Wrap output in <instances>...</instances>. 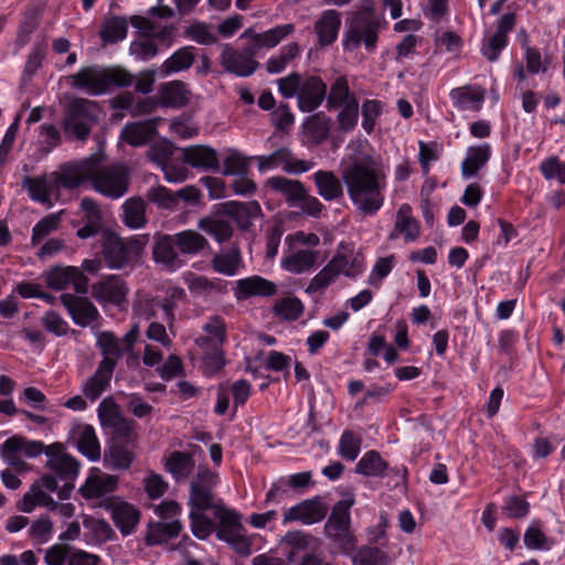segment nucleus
Masks as SVG:
<instances>
[{"label":"nucleus","instance_id":"f257e3e1","mask_svg":"<svg viewBox=\"0 0 565 565\" xmlns=\"http://www.w3.org/2000/svg\"><path fill=\"white\" fill-rule=\"evenodd\" d=\"M342 181L352 205L364 216L376 215L384 205L386 175L371 156L355 159L342 170Z\"/></svg>","mask_w":565,"mask_h":565},{"label":"nucleus","instance_id":"f03ea898","mask_svg":"<svg viewBox=\"0 0 565 565\" xmlns=\"http://www.w3.org/2000/svg\"><path fill=\"white\" fill-rule=\"evenodd\" d=\"M88 172V163L74 164L73 161H68L60 164L58 169L51 173L39 177H23L22 188L28 191L32 201L51 205L52 198L57 199L61 189L75 190L79 188Z\"/></svg>","mask_w":565,"mask_h":565},{"label":"nucleus","instance_id":"7ed1b4c3","mask_svg":"<svg viewBox=\"0 0 565 565\" xmlns=\"http://www.w3.org/2000/svg\"><path fill=\"white\" fill-rule=\"evenodd\" d=\"M86 162L89 172L85 174L83 183L90 181L94 190L110 199H119L126 194L129 186V170L125 164L117 163L98 169L99 160L95 156L73 161L74 164Z\"/></svg>","mask_w":565,"mask_h":565},{"label":"nucleus","instance_id":"20e7f679","mask_svg":"<svg viewBox=\"0 0 565 565\" xmlns=\"http://www.w3.org/2000/svg\"><path fill=\"white\" fill-rule=\"evenodd\" d=\"M146 239L139 236L122 238L117 233L105 231L102 236L100 254L110 269H122L139 263Z\"/></svg>","mask_w":565,"mask_h":565},{"label":"nucleus","instance_id":"39448f33","mask_svg":"<svg viewBox=\"0 0 565 565\" xmlns=\"http://www.w3.org/2000/svg\"><path fill=\"white\" fill-rule=\"evenodd\" d=\"M100 108L96 100L75 97L64 108L62 128L71 138L87 141L93 127L99 121Z\"/></svg>","mask_w":565,"mask_h":565},{"label":"nucleus","instance_id":"423d86ee","mask_svg":"<svg viewBox=\"0 0 565 565\" xmlns=\"http://www.w3.org/2000/svg\"><path fill=\"white\" fill-rule=\"evenodd\" d=\"M354 499L338 501L324 524L326 536L344 554L350 555L356 545V537L351 531V508Z\"/></svg>","mask_w":565,"mask_h":565},{"label":"nucleus","instance_id":"0eeeda50","mask_svg":"<svg viewBox=\"0 0 565 565\" xmlns=\"http://www.w3.org/2000/svg\"><path fill=\"white\" fill-rule=\"evenodd\" d=\"M380 22L370 14H358L344 32L342 45L344 51H353L362 43L369 53L377 47Z\"/></svg>","mask_w":565,"mask_h":565},{"label":"nucleus","instance_id":"6e6552de","mask_svg":"<svg viewBox=\"0 0 565 565\" xmlns=\"http://www.w3.org/2000/svg\"><path fill=\"white\" fill-rule=\"evenodd\" d=\"M515 25L516 13L507 12L498 19L493 33H484L480 53L488 62L494 63L500 58L502 52L509 45V34L514 30Z\"/></svg>","mask_w":565,"mask_h":565},{"label":"nucleus","instance_id":"1a4fd4ad","mask_svg":"<svg viewBox=\"0 0 565 565\" xmlns=\"http://www.w3.org/2000/svg\"><path fill=\"white\" fill-rule=\"evenodd\" d=\"M185 295L184 290L177 288L169 297H139L134 303V313L143 320L157 318L158 311L162 312V320L172 324L175 317L177 299H181Z\"/></svg>","mask_w":565,"mask_h":565},{"label":"nucleus","instance_id":"9d476101","mask_svg":"<svg viewBox=\"0 0 565 565\" xmlns=\"http://www.w3.org/2000/svg\"><path fill=\"white\" fill-rule=\"evenodd\" d=\"M42 277L50 289L61 291L72 285L79 295L88 292L89 280L78 267L55 265L44 270Z\"/></svg>","mask_w":565,"mask_h":565},{"label":"nucleus","instance_id":"9b49d317","mask_svg":"<svg viewBox=\"0 0 565 565\" xmlns=\"http://www.w3.org/2000/svg\"><path fill=\"white\" fill-rule=\"evenodd\" d=\"M139 333L138 324H134L121 339L117 338L111 331H102L97 335L96 344L102 355L113 360L117 365L124 354L134 355V349Z\"/></svg>","mask_w":565,"mask_h":565},{"label":"nucleus","instance_id":"f8f14e48","mask_svg":"<svg viewBox=\"0 0 565 565\" xmlns=\"http://www.w3.org/2000/svg\"><path fill=\"white\" fill-rule=\"evenodd\" d=\"M328 514V507L322 497L315 495L286 509L282 524L300 522L303 525H312L321 522Z\"/></svg>","mask_w":565,"mask_h":565},{"label":"nucleus","instance_id":"ddd939ff","mask_svg":"<svg viewBox=\"0 0 565 565\" xmlns=\"http://www.w3.org/2000/svg\"><path fill=\"white\" fill-rule=\"evenodd\" d=\"M254 50L247 47L238 52L231 44H224L221 53V64L227 73L238 77H248L255 73L259 63L254 60Z\"/></svg>","mask_w":565,"mask_h":565},{"label":"nucleus","instance_id":"4468645a","mask_svg":"<svg viewBox=\"0 0 565 565\" xmlns=\"http://www.w3.org/2000/svg\"><path fill=\"white\" fill-rule=\"evenodd\" d=\"M93 296L100 305L110 303L124 308L127 303L128 287L118 275H108L93 285Z\"/></svg>","mask_w":565,"mask_h":565},{"label":"nucleus","instance_id":"2eb2a0df","mask_svg":"<svg viewBox=\"0 0 565 565\" xmlns=\"http://www.w3.org/2000/svg\"><path fill=\"white\" fill-rule=\"evenodd\" d=\"M328 86L318 75H306L302 78L297 97V107L301 113L317 110L326 100Z\"/></svg>","mask_w":565,"mask_h":565},{"label":"nucleus","instance_id":"dca6fc26","mask_svg":"<svg viewBox=\"0 0 565 565\" xmlns=\"http://www.w3.org/2000/svg\"><path fill=\"white\" fill-rule=\"evenodd\" d=\"M105 509L110 513L115 526L122 536L134 533L140 521V511L134 504L111 498L106 501Z\"/></svg>","mask_w":565,"mask_h":565},{"label":"nucleus","instance_id":"f3484780","mask_svg":"<svg viewBox=\"0 0 565 565\" xmlns=\"http://www.w3.org/2000/svg\"><path fill=\"white\" fill-rule=\"evenodd\" d=\"M177 249L174 235L162 234L152 246V258L162 269L174 273L185 265Z\"/></svg>","mask_w":565,"mask_h":565},{"label":"nucleus","instance_id":"a211bd4d","mask_svg":"<svg viewBox=\"0 0 565 565\" xmlns=\"http://www.w3.org/2000/svg\"><path fill=\"white\" fill-rule=\"evenodd\" d=\"M116 366L113 360L103 355L94 374L83 384L82 392L84 396L92 402L98 399L110 387Z\"/></svg>","mask_w":565,"mask_h":565},{"label":"nucleus","instance_id":"6ab92c4d","mask_svg":"<svg viewBox=\"0 0 565 565\" xmlns=\"http://www.w3.org/2000/svg\"><path fill=\"white\" fill-rule=\"evenodd\" d=\"M61 303L65 307L75 324L85 328L99 318L95 305L85 297L62 294Z\"/></svg>","mask_w":565,"mask_h":565},{"label":"nucleus","instance_id":"aec40b11","mask_svg":"<svg viewBox=\"0 0 565 565\" xmlns=\"http://www.w3.org/2000/svg\"><path fill=\"white\" fill-rule=\"evenodd\" d=\"M182 159L188 166L206 172H217L221 168L217 151L207 145L185 147L182 152Z\"/></svg>","mask_w":565,"mask_h":565},{"label":"nucleus","instance_id":"412c9836","mask_svg":"<svg viewBox=\"0 0 565 565\" xmlns=\"http://www.w3.org/2000/svg\"><path fill=\"white\" fill-rule=\"evenodd\" d=\"M277 285L262 276L253 275L236 280L234 296L237 301H244L252 297H271L277 294Z\"/></svg>","mask_w":565,"mask_h":565},{"label":"nucleus","instance_id":"4be33fe9","mask_svg":"<svg viewBox=\"0 0 565 565\" xmlns=\"http://www.w3.org/2000/svg\"><path fill=\"white\" fill-rule=\"evenodd\" d=\"M341 23L339 11L334 9L322 11L313 25L318 46L323 49L332 45L338 40Z\"/></svg>","mask_w":565,"mask_h":565},{"label":"nucleus","instance_id":"5701e85b","mask_svg":"<svg viewBox=\"0 0 565 565\" xmlns=\"http://www.w3.org/2000/svg\"><path fill=\"white\" fill-rule=\"evenodd\" d=\"M214 516L217 520V524L215 523V535L218 541L224 542L238 532H246L242 523L243 515L235 509L227 508L224 504H216L214 507Z\"/></svg>","mask_w":565,"mask_h":565},{"label":"nucleus","instance_id":"b1692460","mask_svg":"<svg viewBox=\"0 0 565 565\" xmlns=\"http://www.w3.org/2000/svg\"><path fill=\"white\" fill-rule=\"evenodd\" d=\"M73 88L84 90L90 96H100L105 94L103 81V67L89 65L79 68V71L68 77Z\"/></svg>","mask_w":565,"mask_h":565},{"label":"nucleus","instance_id":"393cba45","mask_svg":"<svg viewBox=\"0 0 565 565\" xmlns=\"http://www.w3.org/2000/svg\"><path fill=\"white\" fill-rule=\"evenodd\" d=\"M221 212L230 216L242 231H247L252 221L262 215V207L257 201H227L221 204Z\"/></svg>","mask_w":565,"mask_h":565},{"label":"nucleus","instance_id":"a878e982","mask_svg":"<svg viewBox=\"0 0 565 565\" xmlns=\"http://www.w3.org/2000/svg\"><path fill=\"white\" fill-rule=\"evenodd\" d=\"M45 449V444L40 440H28L20 436L8 438L2 445L4 458L12 466H20L23 462L17 458V454L23 452L29 458L40 456Z\"/></svg>","mask_w":565,"mask_h":565},{"label":"nucleus","instance_id":"bb28decb","mask_svg":"<svg viewBox=\"0 0 565 565\" xmlns=\"http://www.w3.org/2000/svg\"><path fill=\"white\" fill-rule=\"evenodd\" d=\"M449 98L459 111H479L484 103V89L479 86L465 85L452 88Z\"/></svg>","mask_w":565,"mask_h":565},{"label":"nucleus","instance_id":"cd10ccee","mask_svg":"<svg viewBox=\"0 0 565 565\" xmlns=\"http://www.w3.org/2000/svg\"><path fill=\"white\" fill-rule=\"evenodd\" d=\"M157 134V120L146 119L127 122L121 130L120 138L132 147H140L150 142Z\"/></svg>","mask_w":565,"mask_h":565},{"label":"nucleus","instance_id":"c85d7f7f","mask_svg":"<svg viewBox=\"0 0 565 565\" xmlns=\"http://www.w3.org/2000/svg\"><path fill=\"white\" fill-rule=\"evenodd\" d=\"M491 156L492 147L488 142L469 147L461 162V177L463 179L477 177L478 172L489 162Z\"/></svg>","mask_w":565,"mask_h":565},{"label":"nucleus","instance_id":"c756f323","mask_svg":"<svg viewBox=\"0 0 565 565\" xmlns=\"http://www.w3.org/2000/svg\"><path fill=\"white\" fill-rule=\"evenodd\" d=\"M318 256V250H289V253H286L282 256L280 260V266L284 270L288 273L300 275L311 270L316 266Z\"/></svg>","mask_w":565,"mask_h":565},{"label":"nucleus","instance_id":"7c9ffc66","mask_svg":"<svg viewBox=\"0 0 565 565\" xmlns=\"http://www.w3.org/2000/svg\"><path fill=\"white\" fill-rule=\"evenodd\" d=\"M317 193L326 201H337L343 196V181L333 171L318 170L312 174Z\"/></svg>","mask_w":565,"mask_h":565},{"label":"nucleus","instance_id":"2f4dec72","mask_svg":"<svg viewBox=\"0 0 565 565\" xmlns=\"http://www.w3.org/2000/svg\"><path fill=\"white\" fill-rule=\"evenodd\" d=\"M267 186L281 194L289 206H299L306 194V188L302 182L285 177L269 178L267 180Z\"/></svg>","mask_w":565,"mask_h":565},{"label":"nucleus","instance_id":"473e14b6","mask_svg":"<svg viewBox=\"0 0 565 565\" xmlns=\"http://www.w3.org/2000/svg\"><path fill=\"white\" fill-rule=\"evenodd\" d=\"M135 457V452L128 448V445L113 441L104 450L103 463L105 468L110 470H128Z\"/></svg>","mask_w":565,"mask_h":565},{"label":"nucleus","instance_id":"72a5a7b5","mask_svg":"<svg viewBox=\"0 0 565 565\" xmlns=\"http://www.w3.org/2000/svg\"><path fill=\"white\" fill-rule=\"evenodd\" d=\"M195 461L188 451L173 450L164 461V470L171 475L175 482L186 480L193 472Z\"/></svg>","mask_w":565,"mask_h":565},{"label":"nucleus","instance_id":"f704fd0d","mask_svg":"<svg viewBox=\"0 0 565 565\" xmlns=\"http://www.w3.org/2000/svg\"><path fill=\"white\" fill-rule=\"evenodd\" d=\"M118 481V477L113 475L89 476L79 492L85 499H99L116 491Z\"/></svg>","mask_w":565,"mask_h":565},{"label":"nucleus","instance_id":"c9c22d12","mask_svg":"<svg viewBox=\"0 0 565 565\" xmlns=\"http://www.w3.org/2000/svg\"><path fill=\"white\" fill-rule=\"evenodd\" d=\"M359 99L356 94L351 90L348 77L345 75L338 76L330 85L327 92L326 108L328 111L338 110L344 104Z\"/></svg>","mask_w":565,"mask_h":565},{"label":"nucleus","instance_id":"e433bc0d","mask_svg":"<svg viewBox=\"0 0 565 565\" xmlns=\"http://www.w3.org/2000/svg\"><path fill=\"white\" fill-rule=\"evenodd\" d=\"M330 125L331 119L323 113L307 117L302 124V129L308 142L315 146L324 142L330 135Z\"/></svg>","mask_w":565,"mask_h":565},{"label":"nucleus","instance_id":"4c0bfd02","mask_svg":"<svg viewBox=\"0 0 565 565\" xmlns=\"http://www.w3.org/2000/svg\"><path fill=\"white\" fill-rule=\"evenodd\" d=\"M182 529L183 526L179 520L150 522L146 544L148 546L166 544L168 541L178 537Z\"/></svg>","mask_w":565,"mask_h":565},{"label":"nucleus","instance_id":"58836bf2","mask_svg":"<svg viewBox=\"0 0 565 565\" xmlns=\"http://www.w3.org/2000/svg\"><path fill=\"white\" fill-rule=\"evenodd\" d=\"M388 462L377 450H367L355 465V473L367 478H385Z\"/></svg>","mask_w":565,"mask_h":565},{"label":"nucleus","instance_id":"ea45409f","mask_svg":"<svg viewBox=\"0 0 565 565\" xmlns=\"http://www.w3.org/2000/svg\"><path fill=\"white\" fill-rule=\"evenodd\" d=\"M194 50V46L188 45L174 51L172 55L162 63L160 67L161 75L169 76L173 73L189 70L195 61Z\"/></svg>","mask_w":565,"mask_h":565},{"label":"nucleus","instance_id":"a19ab883","mask_svg":"<svg viewBox=\"0 0 565 565\" xmlns=\"http://www.w3.org/2000/svg\"><path fill=\"white\" fill-rule=\"evenodd\" d=\"M195 343L203 350L202 361L207 370L216 373L225 366L223 345L214 343L209 337H199Z\"/></svg>","mask_w":565,"mask_h":565},{"label":"nucleus","instance_id":"79ce46f5","mask_svg":"<svg viewBox=\"0 0 565 565\" xmlns=\"http://www.w3.org/2000/svg\"><path fill=\"white\" fill-rule=\"evenodd\" d=\"M128 33V20L122 15H111L104 20L99 38L105 44L124 41Z\"/></svg>","mask_w":565,"mask_h":565},{"label":"nucleus","instance_id":"37998d69","mask_svg":"<svg viewBox=\"0 0 565 565\" xmlns=\"http://www.w3.org/2000/svg\"><path fill=\"white\" fill-rule=\"evenodd\" d=\"M107 423L114 430V435L116 437L115 441H119L125 445H130L136 441L137 434L135 433L136 423L134 419L121 416L118 412L114 411L109 414Z\"/></svg>","mask_w":565,"mask_h":565},{"label":"nucleus","instance_id":"c03bdc74","mask_svg":"<svg viewBox=\"0 0 565 565\" xmlns=\"http://www.w3.org/2000/svg\"><path fill=\"white\" fill-rule=\"evenodd\" d=\"M180 254L196 255L210 246L207 239L196 231L185 230L174 234Z\"/></svg>","mask_w":565,"mask_h":565},{"label":"nucleus","instance_id":"a18cd8bd","mask_svg":"<svg viewBox=\"0 0 565 565\" xmlns=\"http://www.w3.org/2000/svg\"><path fill=\"white\" fill-rule=\"evenodd\" d=\"M77 450L89 461L100 459V444L92 425H84L76 441Z\"/></svg>","mask_w":565,"mask_h":565},{"label":"nucleus","instance_id":"49530a36","mask_svg":"<svg viewBox=\"0 0 565 565\" xmlns=\"http://www.w3.org/2000/svg\"><path fill=\"white\" fill-rule=\"evenodd\" d=\"M411 206L402 204L396 214L395 232L404 234L405 242H414L420 234L419 223L411 215Z\"/></svg>","mask_w":565,"mask_h":565},{"label":"nucleus","instance_id":"de8ad7c7","mask_svg":"<svg viewBox=\"0 0 565 565\" xmlns=\"http://www.w3.org/2000/svg\"><path fill=\"white\" fill-rule=\"evenodd\" d=\"M295 25L292 23L279 24L263 33H254L252 39L256 49L274 47L285 38L294 33Z\"/></svg>","mask_w":565,"mask_h":565},{"label":"nucleus","instance_id":"09e8293b","mask_svg":"<svg viewBox=\"0 0 565 565\" xmlns=\"http://www.w3.org/2000/svg\"><path fill=\"white\" fill-rule=\"evenodd\" d=\"M124 224L132 230L141 228L146 225V203L141 198H130L124 205Z\"/></svg>","mask_w":565,"mask_h":565},{"label":"nucleus","instance_id":"8fccbe9b","mask_svg":"<svg viewBox=\"0 0 565 565\" xmlns=\"http://www.w3.org/2000/svg\"><path fill=\"white\" fill-rule=\"evenodd\" d=\"M527 42V36H525L524 43L521 45L522 50L524 51V60L527 73L532 75L546 73L552 63V55L545 54L543 56L540 49L529 45Z\"/></svg>","mask_w":565,"mask_h":565},{"label":"nucleus","instance_id":"3c124183","mask_svg":"<svg viewBox=\"0 0 565 565\" xmlns=\"http://www.w3.org/2000/svg\"><path fill=\"white\" fill-rule=\"evenodd\" d=\"M185 84L181 81H172L160 87L161 104L167 107L181 108L186 105Z\"/></svg>","mask_w":565,"mask_h":565},{"label":"nucleus","instance_id":"603ef678","mask_svg":"<svg viewBox=\"0 0 565 565\" xmlns=\"http://www.w3.org/2000/svg\"><path fill=\"white\" fill-rule=\"evenodd\" d=\"M362 436L351 429H344L340 436L337 452L348 461H354L361 452Z\"/></svg>","mask_w":565,"mask_h":565},{"label":"nucleus","instance_id":"864d4df0","mask_svg":"<svg viewBox=\"0 0 565 565\" xmlns=\"http://www.w3.org/2000/svg\"><path fill=\"white\" fill-rule=\"evenodd\" d=\"M47 467L53 470L62 480L74 481L79 473V461L71 456L66 455L57 459L47 460Z\"/></svg>","mask_w":565,"mask_h":565},{"label":"nucleus","instance_id":"5fc2aeb1","mask_svg":"<svg viewBox=\"0 0 565 565\" xmlns=\"http://www.w3.org/2000/svg\"><path fill=\"white\" fill-rule=\"evenodd\" d=\"M305 307L298 297H286L278 300L274 307V315L286 321H296L303 313Z\"/></svg>","mask_w":565,"mask_h":565},{"label":"nucleus","instance_id":"6e6d98bb","mask_svg":"<svg viewBox=\"0 0 565 565\" xmlns=\"http://www.w3.org/2000/svg\"><path fill=\"white\" fill-rule=\"evenodd\" d=\"M337 115V129L341 132H350L355 129L359 122L360 104L359 99L339 107Z\"/></svg>","mask_w":565,"mask_h":565},{"label":"nucleus","instance_id":"4d7b16f0","mask_svg":"<svg viewBox=\"0 0 565 565\" xmlns=\"http://www.w3.org/2000/svg\"><path fill=\"white\" fill-rule=\"evenodd\" d=\"M384 110L383 102L379 99H364L361 105V126L367 135L374 132L376 121L382 116Z\"/></svg>","mask_w":565,"mask_h":565},{"label":"nucleus","instance_id":"13d9d810","mask_svg":"<svg viewBox=\"0 0 565 565\" xmlns=\"http://www.w3.org/2000/svg\"><path fill=\"white\" fill-rule=\"evenodd\" d=\"M242 263L241 254L237 249H233L225 254H215L212 258V267L216 273L235 276Z\"/></svg>","mask_w":565,"mask_h":565},{"label":"nucleus","instance_id":"bf43d9fd","mask_svg":"<svg viewBox=\"0 0 565 565\" xmlns=\"http://www.w3.org/2000/svg\"><path fill=\"white\" fill-rule=\"evenodd\" d=\"M523 543L527 550L548 551L553 542L541 530L537 521H532L523 534Z\"/></svg>","mask_w":565,"mask_h":565},{"label":"nucleus","instance_id":"052dcab7","mask_svg":"<svg viewBox=\"0 0 565 565\" xmlns=\"http://www.w3.org/2000/svg\"><path fill=\"white\" fill-rule=\"evenodd\" d=\"M205 511H190L189 520L192 534L199 540H206L215 532V522L204 513Z\"/></svg>","mask_w":565,"mask_h":565},{"label":"nucleus","instance_id":"680f3d73","mask_svg":"<svg viewBox=\"0 0 565 565\" xmlns=\"http://www.w3.org/2000/svg\"><path fill=\"white\" fill-rule=\"evenodd\" d=\"M189 507L191 511H207L214 509L213 490L199 487L196 483H190Z\"/></svg>","mask_w":565,"mask_h":565},{"label":"nucleus","instance_id":"e2e57ef3","mask_svg":"<svg viewBox=\"0 0 565 565\" xmlns=\"http://www.w3.org/2000/svg\"><path fill=\"white\" fill-rule=\"evenodd\" d=\"M228 156L223 161L224 175H243L249 172V158L235 149L228 150Z\"/></svg>","mask_w":565,"mask_h":565},{"label":"nucleus","instance_id":"0e129e2a","mask_svg":"<svg viewBox=\"0 0 565 565\" xmlns=\"http://www.w3.org/2000/svg\"><path fill=\"white\" fill-rule=\"evenodd\" d=\"M530 503L524 497L508 495L503 499L502 513L509 519H523L530 513Z\"/></svg>","mask_w":565,"mask_h":565},{"label":"nucleus","instance_id":"69168bd1","mask_svg":"<svg viewBox=\"0 0 565 565\" xmlns=\"http://www.w3.org/2000/svg\"><path fill=\"white\" fill-rule=\"evenodd\" d=\"M103 81L105 93L110 87H129L134 82V76L127 70L121 67L103 68Z\"/></svg>","mask_w":565,"mask_h":565},{"label":"nucleus","instance_id":"338daca9","mask_svg":"<svg viewBox=\"0 0 565 565\" xmlns=\"http://www.w3.org/2000/svg\"><path fill=\"white\" fill-rule=\"evenodd\" d=\"M353 565H387L386 554L375 546H361L352 558Z\"/></svg>","mask_w":565,"mask_h":565},{"label":"nucleus","instance_id":"774afa93","mask_svg":"<svg viewBox=\"0 0 565 565\" xmlns=\"http://www.w3.org/2000/svg\"><path fill=\"white\" fill-rule=\"evenodd\" d=\"M539 170L544 179H557L561 184H565V161H561L557 157L551 156L544 159Z\"/></svg>","mask_w":565,"mask_h":565}]
</instances>
